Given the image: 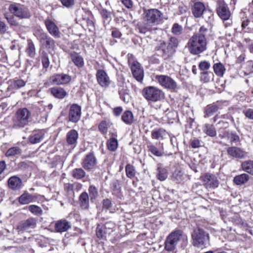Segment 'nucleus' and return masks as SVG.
I'll use <instances>...</instances> for the list:
<instances>
[{
	"label": "nucleus",
	"instance_id": "nucleus-1",
	"mask_svg": "<svg viewBox=\"0 0 253 253\" xmlns=\"http://www.w3.org/2000/svg\"><path fill=\"white\" fill-rule=\"evenodd\" d=\"M163 14L158 9L152 8L144 10L142 14L143 23H139L137 28L139 32L145 34L147 32H151L158 29L154 26L157 25L162 20Z\"/></svg>",
	"mask_w": 253,
	"mask_h": 253
},
{
	"label": "nucleus",
	"instance_id": "nucleus-2",
	"mask_svg": "<svg viewBox=\"0 0 253 253\" xmlns=\"http://www.w3.org/2000/svg\"><path fill=\"white\" fill-rule=\"evenodd\" d=\"M179 242L180 243L182 248H185L188 245V237L182 230H176L172 232L167 237L165 248L168 251H173Z\"/></svg>",
	"mask_w": 253,
	"mask_h": 253
},
{
	"label": "nucleus",
	"instance_id": "nucleus-3",
	"mask_svg": "<svg viewBox=\"0 0 253 253\" xmlns=\"http://www.w3.org/2000/svg\"><path fill=\"white\" fill-rule=\"evenodd\" d=\"M207 40H205L203 37L199 38L193 35L189 39L186 47L190 53L198 55L207 50Z\"/></svg>",
	"mask_w": 253,
	"mask_h": 253
},
{
	"label": "nucleus",
	"instance_id": "nucleus-4",
	"mask_svg": "<svg viewBox=\"0 0 253 253\" xmlns=\"http://www.w3.org/2000/svg\"><path fill=\"white\" fill-rule=\"evenodd\" d=\"M193 245L197 248H206L210 244L209 234L200 228L195 229L191 235Z\"/></svg>",
	"mask_w": 253,
	"mask_h": 253
},
{
	"label": "nucleus",
	"instance_id": "nucleus-5",
	"mask_svg": "<svg viewBox=\"0 0 253 253\" xmlns=\"http://www.w3.org/2000/svg\"><path fill=\"white\" fill-rule=\"evenodd\" d=\"M8 10L10 14L21 19H30L32 17V13L29 8L20 3H11L8 6Z\"/></svg>",
	"mask_w": 253,
	"mask_h": 253
},
{
	"label": "nucleus",
	"instance_id": "nucleus-6",
	"mask_svg": "<svg viewBox=\"0 0 253 253\" xmlns=\"http://www.w3.org/2000/svg\"><path fill=\"white\" fill-rule=\"evenodd\" d=\"M142 95L147 100L154 102L161 101L165 97L162 90L153 86L145 87L143 89Z\"/></svg>",
	"mask_w": 253,
	"mask_h": 253
},
{
	"label": "nucleus",
	"instance_id": "nucleus-7",
	"mask_svg": "<svg viewBox=\"0 0 253 253\" xmlns=\"http://www.w3.org/2000/svg\"><path fill=\"white\" fill-rule=\"evenodd\" d=\"M30 115L31 113L27 108H23L18 109L14 120V127L16 128L23 127L27 125Z\"/></svg>",
	"mask_w": 253,
	"mask_h": 253
},
{
	"label": "nucleus",
	"instance_id": "nucleus-8",
	"mask_svg": "<svg viewBox=\"0 0 253 253\" xmlns=\"http://www.w3.org/2000/svg\"><path fill=\"white\" fill-rule=\"evenodd\" d=\"M156 50L159 55L166 60L171 58L175 51L170 47L167 42L163 41L156 47Z\"/></svg>",
	"mask_w": 253,
	"mask_h": 253
},
{
	"label": "nucleus",
	"instance_id": "nucleus-9",
	"mask_svg": "<svg viewBox=\"0 0 253 253\" xmlns=\"http://www.w3.org/2000/svg\"><path fill=\"white\" fill-rule=\"evenodd\" d=\"M203 185L207 189H214L218 186L219 181L217 177L211 173H207L201 176Z\"/></svg>",
	"mask_w": 253,
	"mask_h": 253
},
{
	"label": "nucleus",
	"instance_id": "nucleus-10",
	"mask_svg": "<svg viewBox=\"0 0 253 253\" xmlns=\"http://www.w3.org/2000/svg\"><path fill=\"white\" fill-rule=\"evenodd\" d=\"M156 79L163 86L171 90L177 88V83L170 77L166 75H157Z\"/></svg>",
	"mask_w": 253,
	"mask_h": 253
},
{
	"label": "nucleus",
	"instance_id": "nucleus-11",
	"mask_svg": "<svg viewBox=\"0 0 253 253\" xmlns=\"http://www.w3.org/2000/svg\"><path fill=\"white\" fill-rule=\"evenodd\" d=\"M216 12L218 16L223 21L229 19L231 15V11L227 4L224 1H218Z\"/></svg>",
	"mask_w": 253,
	"mask_h": 253
},
{
	"label": "nucleus",
	"instance_id": "nucleus-12",
	"mask_svg": "<svg viewBox=\"0 0 253 253\" xmlns=\"http://www.w3.org/2000/svg\"><path fill=\"white\" fill-rule=\"evenodd\" d=\"M44 24L49 34L55 38H61V33L55 22L49 18L44 21Z\"/></svg>",
	"mask_w": 253,
	"mask_h": 253
},
{
	"label": "nucleus",
	"instance_id": "nucleus-13",
	"mask_svg": "<svg viewBox=\"0 0 253 253\" xmlns=\"http://www.w3.org/2000/svg\"><path fill=\"white\" fill-rule=\"evenodd\" d=\"M52 84L56 85L66 84L71 81V77L65 74H56L50 78Z\"/></svg>",
	"mask_w": 253,
	"mask_h": 253
},
{
	"label": "nucleus",
	"instance_id": "nucleus-14",
	"mask_svg": "<svg viewBox=\"0 0 253 253\" xmlns=\"http://www.w3.org/2000/svg\"><path fill=\"white\" fill-rule=\"evenodd\" d=\"M81 107L77 104H73L70 107L69 113V121L73 122H77L81 118Z\"/></svg>",
	"mask_w": 253,
	"mask_h": 253
},
{
	"label": "nucleus",
	"instance_id": "nucleus-15",
	"mask_svg": "<svg viewBox=\"0 0 253 253\" xmlns=\"http://www.w3.org/2000/svg\"><path fill=\"white\" fill-rule=\"evenodd\" d=\"M131 70L134 78L139 82H141L144 77L143 69L137 61H133Z\"/></svg>",
	"mask_w": 253,
	"mask_h": 253
},
{
	"label": "nucleus",
	"instance_id": "nucleus-16",
	"mask_svg": "<svg viewBox=\"0 0 253 253\" xmlns=\"http://www.w3.org/2000/svg\"><path fill=\"white\" fill-rule=\"evenodd\" d=\"M96 164V159L94 155L91 153L87 154L82 163V167L86 170L93 169Z\"/></svg>",
	"mask_w": 253,
	"mask_h": 253
},
{
	"label": "nucleus",
	"instance_id": "nucleus-17",
	"mask_svg": "<svg viewBox=\"0 0 253 253\" xmlns=\"http://www.w3.org/2000/svg\"><path fill=\"white\" fill-rule=\"evenodd\" d=\"M227 153L230 156L237 159H244L248 155L242 149L233 146L228 147L227 149Z\"/></svg>",
	"mask_w": 253,
	"mask_h": 253
},
{
	"label": "nucleus",
	"instance_id": "nucleus-18",
	"mask_svg": "<svg viewBox=\"0 0 253 253\" xmlns=\"http://www.w3.org/2000/svg\"><path fill=\"white\" fill-rule=\"evenodd\" d=\"M36 220L34 218H30L25 221L20 222L17 226V229L20 231H28L34 228L36 226Z\"/></svg>",
	"mask_w": 253,
	"mask_h": 253
},
{
	"label": "nucleus",
	"instance_id": "nucleus-19",
	"mask_svg": "<svg viewBox=\"0 0 253 253\" xmlns=\"http://www.w3.org/2000/svg\"><path fill=\"white\" fill-rule=\"evenodd\" d=\"M54 228L57 232H65L71 228V224L66 219H60L56 222Z\"/></svg>",
	"mask_w": 253,
	"mask_h": 253
},
{
	"label": "nucleus",
	"instance_id": "nucleus-20",
	"mask_svg": "<svg viewBox=\"0 0 253 253\" xmlns=\"http://www.w3.org/2000/svg\"><path fill=\"white\" fill-rule=\"evenodd\" d=\"M96 78L98 84L103 87L108 86L110 84L109 78L103 70H98L96 73Z\"/></svg>",
	"mask_w": 253,
	"mask_h": 253
},
{
	"label": "nucleus",
	"instance_id": "nucleus-21",
	"mask_svg": "<svg viewBox=\"0 0 253 253\" xmlns=\"http://www.w3.org/2000/svg\"><path fill=\"white\" fill-rule=\"evenodd\" d=\"M191 9L195 17L201 18L206 10V7L203 2H196L194 4Z\"/></svg>",
	"mask_w": 253,
	"mask_h": 253
},
{
	"label": "nucleus",
	"instance_id": "nucleus-22",
	"mask_svg": "<svg viewBox=\"0 0 253 253\" xmlns=\"http://www.w3.org/2000/svg\"><path fill=\"white\" fill-rule=\"evenodd\" d=\"M8 186L13 190H19L22 187V180L17 176H11L8 180Z\"/></svg>",
	"mask_w": 253,
	"mask_h": 253
},
{
	"label": "nucleus",
	"instance_id": "nucleus-23",
	"mask_svg": "<svg viewBox=\"0 0 253 253\" xmlns=\"http://www.w3.org/2000/svg\"><path fill=\"white\" fill-rule=\"evenodd\" d=\"M46 131L44 129L36 131L30 135L29 138L30 142L32 144L39 143L44 138Z\"/></svg>",
	"mask_w": 253,
	"mask_h": 253
},
{
	"label": "nucleus",
	"instance_id": "nucleus-24",
	"mask_svg": "<svg viewBox=\"0 0 253 253\" xmlns=\"http://www.w3.org/2000/svg\"><path fill=\"white\" fill-rule=\"evenodd\" d=\"M111 232L112 230L107 229L106 225H98L96 229V236L101 239H105L107 235L109 234Z\"/></svg>",
	"mask_w": 253,
	"mask_h": 253
},
{
	"label": "nucleus",
	"instance_id": "nucleus-25",
	"mask_svg": "<svg viewBox=\"0 0 253 253\" xmlns=\"http://www.w3.org/2000/svg\"><path fill=\"white\" fill-rule=\"evenodd\" d=\"M70 55L72 61L77 67L81 68L84 66V58L79 53L72 52L70 53Z\"/></svg>",
	"mask_w": 253,
	"mask_h": 253
},
{
	"label": "nucleus",
	"instance_id": "nucleus-26",
	"mask_svg": "<svg viewBox=\"0 0 253 253\" xmlns=\"http://www.w3.org/2000/svg\"><path fill=\"white\" fill-rule=\"evenodd\" d=\"M89 198L86 192L81 194L79 198V202L81 208L84 210H87L89 207Z\"/></svg>",
	"mask_w": 253,
	"mask_h": 253
},
{
	"label": "nucleus",
	"instance_id": "nucleus-27",
	"mask_svg": "<svg viewBox=\"0 0 253 253\" xmlns=\"http://www.w3.org/2000/svg\"><path fill=\"white\" fill-rule=\"evenodd\" d=\"M168 135L167 131L162 128H156L151 131V137L156 140H163Z\"/></svg>",
	"mask_w": 253,
	"mask_h": 253
},
{
	"label": "nucleus",
	"instance_id": "nucleus-28",
	"mask_svg": "<svg viewBox=\"0 0 253 253\" xmlns=\"http://www.w3.org/2000/svg\"><path fill=\"white\" fill-rule=\"evenodd\" d=\"M220 108V105L218 102L214 103L208 105L205 110V118H209L214 113L217 112Z\"/></svg>",
	"mask_w": 253,
	"mask_h": 253
},
{
	"label": "nucleus",
	"instance_id": "nucleus-29",
	"mask_svg": "<svg viewBox=\"0 0 253 253\" xmlns=\"http://www.w3.org/2000/svg\"><path fill=\"white\" fill-rule=\"evenodd\" d=\"M78 138V133L75 129L70 130L66 135V140L70 145H73L76 143Z\"/></svg>",
	"mask_w": 253,
	"mask_h": 253
},
{
	"label": "nucleus",
	"instance_id": "nucleus-30",
	"mask_svg": "<svg viewBox=\"0 0 253 253\" xmlns=\"http://www.w3.org/2000/svg\"><path fill=\"white\" fill-rule=\"evenodd\" d=\"M51 94L56 98L63 99L67 94L64 89L60 87H54L50 89Z\"/></svg>",
	"mask_w": 253,
	"mask_h": 253
},
{
	"label": "nucleus",
	"instance_id": "nucleus-31",
	"mask_svg": "<svg viewBox=\"0 0 253 253\" xmlns=\"http://www.w3.org/2000/svg\"><path fill=\"white\" fill-rule=\"evenodd\" d=\"M250 179V176L247 173H242L234 177L233 182L237 185H242Z\"/></svg>",
	"mask_w": 253,
	"mask_h": 253
},
{
	"label": "nucleus",
	"instance_id": "nucleus-32",
	"mask_svg": "<svg viewBox=\"0 0 253 253\" xmlns=\"http://www.w3.org/2000/svg\"><path fill=\"white\" fill-rule=\"evenodd\" d=\"M241 167L243 171L253 175V160H247L243 162Z\"/></svg>",
	"mask_w": 253,
	"mask_h": 253
},
{
	"label": "nucleus",
	"instance_id": "nucleus-33",
	"mask_svg": "<svg viewBox=\"0 0 253 253\" xmlns=\"http://www.w3.org/2000/svg\"><path fill=\"white\" fill-rule=\"evenodd\" d=\"M161 145L160 149L157 148L155 146L152 144L148 145L147 148L148 150L153 155L157 157H161L163 156V143H160Z\"/></svg>",
	"mask_w": 253,
	"mask_h": 253
},
{
	"label": "nucleus",
	"instance_id": "nucleus-34",
	"mask_svg": "<svg viewBox=\"0 0 253 253\" xmlns=\"http://www.w3.org/2000/svg\"><path fill=\"white\" fill-rule=\"evenodd\" d=\"M213 69L215 75L219 77H222L225 72V68L220 62L214 64Z\"/></svg>",
	"mask_w": 253,
	"mask_h": 253
},
{
	"label": "nucleus",
	"instance_id": "nucleus-35",
	"mask_svg": "<svg viewBox=\"0 0 253 253\" xmlns=\"http://www.w3.org/2000/svg\"><path fill=\"white\" fill-rule=\"evenodd\" d=\"M34 201V196L27 192L22 194L19 197V202L22 205L28 204Z\"/></svg>",
	"mask_w": 253,
	"mask_h": 253
},
{
	"label": "nucleus",
	"instance_id": "nucleus-36",
	"mask_svg": "<svg viewBox=\"0 0 253 253\" xmlns=\"http://www.w3.org/2000/svg\"><path fill=\"white\" fill-rule=\"evenodd\" d=\"M34 35L40 42L41 44L49 36L47 33L44 32L42 29H36L34 33Z\"/></svg>",
	"mask_w": 253,
	"mask_h": 253
},
{
	"label": "nucleus",
	"instance_id": "nucleus-37",
	"mask_svg": "<svg viewBox=\"0 0 253 253\" xmlns=\"http://www.w3.org/2000/svg\"><path fill=\"white\" fill-rule=\"evenodd\" d=\"M122 120L126 125L132 124L133 122L134 118L131 111H125L122 116Z\"/></svg>",
	"mask_w": 253,
	"mask_h": 253
},
{
	"label": "nucleus",
	"instance_id": "nucleus-38",
	"mask_svg": "<svg viewBox=\"0 0 253 253\" xmlns=\"http://www.w3.org/2000/svg\"><path fill=\"white\" fill-rule=\"evenodd\" d=\"M120 98L125 102H128L130 100L129 90L126 87H122L119 90Z\"/></svg>",
	"mask_w": 253,
	"mask_h": 253
},
{
	"label": "nucleus",
	"instance_id": "nucleus-39",
	"mask_svg": "<svg viewBox=\"0 0 253 253\" xmlns=\"http://www.w3.org/2000/svg\"><path fill=\"white\" fill-rule=\"evenodd\" d=\"M214 75L212 72L209 71H204L200 74V80L204 83H208L211 80H213Z\"/></svg>",
	"mask_w": 253,
	"mask_h": 253
},
{
	"label": "nucleus",
	"instance_id": "nucleus-40",
	"mask_svg": "<svg viewBox=\"0 0 253 253\" xmlns=\"http://www.w3.org/2000/svg\"><path fill=\"white\" fill-rule=\"evenodd\" d=\"M157 178L160 181H164L168 177V170L166 168L159 167L157 169Z\"/></svg>",
	"mask_w": 253,
	"mask_h": 253
},
{
	"label": "nucleus",
	"instance_id": "nucleus-41",
	"mask_svg": "<svg viewBox=\"0 0 253 253\" xmlns=\"http://www.w3.org/2000/svg\"><path fill=\"white\" fill-rule=\"evenodd\" d=\"M85 176V172L82 168H76L72 171V176L76 179H81Z\"/></svg>",
	"mask_w": 253,
	"mask_h": 253
},
{
	"label": "nucleus",
	"instance_id": "nucleus-42",
	"mask_svg": "<svg viewBox=\"0 0 253 253\" xmlns=\"http://www.w3.org/2000/svg\"><path fill=\"white\" fill-rule=\"evenodd\" d=\"M22 150L19 147H13L8 149L5 153V156L7 157H14L16 155L21 154Z\"/></svg>",
	"mask_w": 253,
	"mask_h": 253
},
{
	"label": "nucleus",
	"instance_id": "nucleus-43",
	"mask_svg": "<svg viewBox=\"0 0 253 253\" xmlns=\"http://www.w3.org/2000/svg\"><path fill=\"white\" fill-rule=\"evenodd\" d=\"M126 175L130 179L134 178L136 174V170L133 166L130 164H127L125 168Z\"/></svg>",
	"mask_w": 253,
	"mask_h": 253
},
{
	"label": "nucleus",
	"instance_id": "nucleus-44",
	"mask_svg": "<svg viewBox=\"0 0 253 253\" xmlns=\"http://www.w3.org/2000/svg\"><path fill=\"white\" fill-rule=\"evenodd\" d=\"M107 145L108 149L110 151H115L117 149L118 145L117 139L115 138H111L108 140Z\"/></svg>",
	"mask_w": 253,
	"mask_h": 253
},
{
	"label": "nucleus",
	"instance_id": "nucleus-45",
	"mask_svg": "<svg viewBox=\"0 0 253 253\" xmlns=\"http://www.w3.org/2000/svg\"><path fill=\"white\" fill-rule=\"evenodd\" d=\"M42 45L46 48L53 49L55 47V41L52 38L48 36L42 43Z\"/></svg>",
	"mask_w": 253,
	"mask_h": 253
},
{
	"label": "nucleus",
	"instance_id": "nucleus-46",
	"mask_svg": "<svg viewBox=\"0 0 253 253\" xmlns=\"http://www.w3.org/2000/svg\"><path fill=\"white\" fill-rule=\"evenodd\" d=\"M28 46L26 48V52L31 57H33L35 55V47L34 43L31 40H28Z\"/></svg>",
	"mask_w": 253,
	"mask_h": 253
},
{
	"label": "nucleus",
	"instance_id": "nucleus-47",
	"mask_svg": "<svg viewBox=\"0 0 253 253\" xmlns=\"http://www.w3.org/2000/svg\"><path fill=\"white\" fill-rule=\"evenodd\" d=\"M205 131L208 135L211 137H214L216 135L215 129L211 125L206 124L205 125Z\"/></svg>",
	"mask_w": 253,
	"mask_h": 253
},
{
	"label": "nucleus",
	"instance_id": "nucleus-48",
	"mask_svg": "<svg viewBox=\"0 0 253 253\" xmlns=\"http://www.w3.org/2000/svg\"><path fill=\"white\" fill-rule=\"evenodd\" d=\"M183 175V172L180 169H176L172 173V179L177 182H179L182 179Z\"/></svg>",
	"mask_w": 253,
	"mask_h": 253
},
{
	"label": "nucleus",
	"instance_id": "nucleus-49",
	"mask_svg": "<svg viewBox=\"0 0 253 253\" xmlns=\"http://www.w3.org/2000/svg\"><path fill=\"white\" fill-rule=\"evenodd\" d=\"M28 210L32 213L36 215H41L43 212L42 210L40 207L34 205L29 206Z\"/></svg>",
	"mask_w": 253,
	"mask_h": 253
},
{
	"label": "nucleus",
	"instance_id": "nucleus-50",
	"mask_svg": "<svg viewBox=\"0 0 253 253\" xmlns=\"http://www.w3.org/2000/svg\"><path fill=\"white\" fill-rule=\"evenodd\" d=\"M182 32L183 28L182 26L177 23L173 24L171 28V32L173 34L176 36H179L182 34Z\"/></svg>",
	"mask_w": 253,
	"mask_h": 253
},
{
	"label": "nucleus",
	"instance_id": "nucleus-51",
	"mask_svg": "<svg viewBox=\"0 0 253 253\" xmlns=\"http://www.w3.org/2000/svg\"><path fill=\"white\" fill-rule=\"evenodd\" d=\"M88 192L90 195L91 201H93L98 196V191L97 188L93 185H90L88 188Z\"/></svg>",
	"mask_w": 253,
	"mask_h": 253
},
{
	"label": "nucleus",
	"instance_id": "nucleus-52",
	"mask_svg": "<svg viewBox=\"0 0 253 253\" xmlns=\"http://www.w3.org/2000/svg\"><path fill=\"white\" fill-rule=\"evenodd\" d=\"M26 84V82L22 79L15 80L12 82L11 86L14 89H19L24 86Z\"/></svg>",
	"mask_w": 253,
	"mask_h": 253
},
{
	"label": "nucleus",
	"instance_id": "nucleus-53",
	"mask_svg": "<svg viewBox=\"0 0 253 253\" xmlns=\"http://www.w3.org/2000/svg\"><path fill=\"white\" fill-rule=\"evenodd\" d=\"M208 32V29L206 28L205 26H201L199 30L198 33L194 34V35L201 38L203 37L205 40H207V35Z\"/></svg>",
	"mask_w": 253,
	"mask_h": 253
},
{
	"label": "nucleus",
	"instance_id": "nucleus-54",
	"mask_svg": "<svg viewBox=\"0 0 253 253\" xmlns=\"http://www.w3.org/2000/svg\"><path fill=\"white\" fill-rule=\"evenodd\" d=\"M167 43L168 45L175 52L179 43L178 39L175 37H171Z\"/></svg>",
	"mask_w": 253,
	"mask_h": 253
},
{
	"label": "nucleus",
	"instance_id": "nucleus-55",
	"mask_svg": "<svg viewBox=\"0 0 253 253\" xmlns=\"http://www.w3.org/2000/svg\"><path fill=\"white\" fill-rule=\"evenodd\" d=\"M108 123L106 121H102L98 126L99 131L103 134L107 133L108 130Z\"/></svg>",
	"mask_w": 253,
	"mask_h": 253
},
{
	"label": "nucleus",
	"instance_id": "nucleus-56",
	"mask_svg": "<svg viewBox=\"0 0 253 253\" xmlns=\"http://www.w3.org/2000/svg\"><path fill=\"white\" fill-rule=\"evenodd\" d=\"M42 62L44 68H47L49 65V61L47 54L44 52L42 53Z\"/></svg>",
	"mask_w": 253,
	"mask_h": 253
},
{
	"label": "nucleus",
	"instance_id": "nucleus-57",
	"mask_svg": "<svg viewBox=\"0 0 253 253\" xmlns=\"http://www.w3.org/2000/svg\"><path fill=\"white\" fill-rule=\"evenodd\" d=\"M210 67V63L206 61H201L199 64V69L202 71L208 70Z\"/></svg>",
	"mask_w": 253,
	"mask_h": 253
},
{
	"label": "nucleus",
	"instance_id": "nucleus-58",
	"mask_svg": "<svg viewBox=\"0 0 253 253\" xmlns=\"http://www.w3.org/2000/svg\"><path fill=\"white\" fill-rule=\"evenodd\" d=\"M246 118L253 120V109L248 108L243 112Z\"/></svg>",
	"mask_w": 253,
	"mask_h": 253
},
{
	"label": "nucleus",
	"instance_id": "nucleus-59",
	"mask_svg": "<svg viewBox=\"0 0 253 253\" xmlns=\"http://www.w3.org/2000/svg\"><path fill=\"white\" fill-rule=\"evenodd\" d=\"M101 14L104 20L107 21L111 19V13L106 9H102L101 11Z\"/></svg>",
	"mask_w": 253,
	"mask_h": 253
},
{
	"label": "nucleus",
	"instance_id": "nucleus-60",
	"mask_svg": "<svg viewBox=\"0 0 253 253\" xmlns=\"http://www.w3.org/2000/svg\"><path fill=\"white\" fill-rule=\"evenodd\" d=\"M62 4L67 8L72 7L75 4L74 0H60Z\"/></svg>",
	"mask_w": 253,
	"mask_h": 253
},
{
	"label": "nucleus",
	"instance_id": "nucleus-61",
	"mask_svg": "<svg viewBox=\"0 0 253 253\" xmlns=\"http://www.w3.org/2000/svg\"><path fill=\"white\" fill-rule=\"evenodd\" d=\"M7 30V26L6 24L0 20V34L3 35L5 33Z\"/></svg>",
	"mask_w": 253,
	"mask_h": 253
},
{
	"label": "nucleus",
	"instance_id": "nucleus-62",
	"mask_svg": "<svg viewBox=\"0 0 253 253\" xmlns=\"http://www.w3.org/2000/svg\"><path fill=\"white\" fill-rule=\"evenodd\" d=\"M191 146L193 148L200 147L201 146L200 141L198 139L194 138L191 141Z\"/></svg>",
	"mask_w": 253,
	"mask_h": 253
},
{
	"label": "nucleus",
	"instance_id": "nucleus-63",
	"mask_svg": "<svg viewBox=\"0 0 253 253\" xmlns=\"http://www.w3.org/2000/svg\"><path fill=\"white\" fill-rule=\"evenodd\" d=\"M122 3L128 9L133 7V2L131 0H121Z\"/></svg>",
	"mask_w": 253,
	"mask_h": 253
},
{
	"label": "nucleus",
	"instance_id": "nucleus-64",
	"mask_svg": "<svg viewBox=\"0 0 253 253\" xmlns=\"http://www.w3.org/2000/svg\"><path fill=\"white\" fill-rule=\"evenodd\" d=\"M228 136L230 138L231 142H238L240 140V138L236 133L228 134Z\"/></svg>",
	"mask_w": 253,
	"mask_h": 253
}]
</instances>
